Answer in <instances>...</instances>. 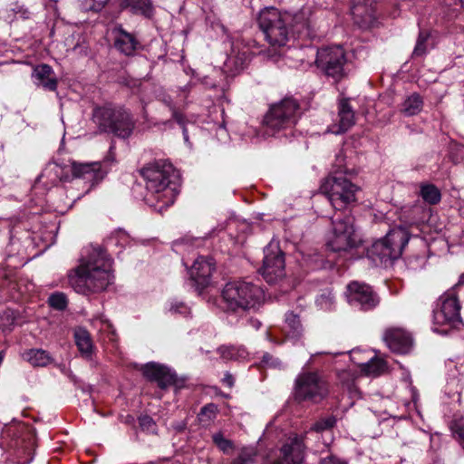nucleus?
Wrapping results in <instances>:
<instances>
[{"label": "nucleus", "instance_id": "nucleus-1", "mask_svg": "<svg viewBox=\"0 0 464 464\" xmlns=\"http://www.w3.org/2000/svg\"><path fill=\"white\" fill-rule=\"evenodd\" d=\"M336 422L334 416L319 419L305 435L288 438L276 452L268 454L262 464H303L308 440L321 437L323 444L328 447L334 440L333 429Z\"/></svg>", "mask_w": 464, "mask_h": 464}, {"label": "nucleus", "instance_id": "nucleus-2", "mask_svg": "<svg viewBox=\"0 0 464 464\" xmlns=\"http://www.w3.org/2000/svg\"><path fill=\"white\" fill-rule=\"evenodd\" d=\"M111 260L105 250L95 247L89 254L88 259L69 276V283L78 294L87 295L101 292L111 283Z\"/></svg>", "mask_w": 464, "mask_h": 464}, {"label": "nucleus", "instance_id": "nucleus-3", "mask_svg": "<svg viewBox=\"0 0 464 464\" xmlns=\"http://www.w3.org/2000/svg\"><path fill=\"white\" fill-rule=\"evenodd\" d=\"M146 181L145 202L161 213L171 206L176 198L175 188L171 187V177L175 175L172 164L167 160H156L141 169Z\"/></svg>", "mask_w": 464, "mask_h": 464}, {"label": "nucleus", "instance_id": "nucleus-4", "mask_svg": "<svg viewBox=\"0 0 464 464\" xmlns=\"http://www.w3.org/2000/svg\"><path fill=\"white\" fill-rule=\"evenodd\" d=\"M264 299L263 289L245 280L227 282L221 291V307L227 313L243 314L256 311Z\"/></svg>", "mask_w": 464, "mask_h": 464}, {"label": "nucleus", "instance_id": "nucleus-5", "mask_svg": "<svg viewBox=\"0 0 464 464\" xmlns=\"http://www.w3.org/2000/svg\"><path fill=\"white\" fill-rule=\"evenodd\" d=\"M92 121L99 133L113 134L122 140L129 139L136 126V121L129 110L110 102L95 105Z\"/></svg>", "mask_w": 464, "mask_h": 464}, {"label": "nucleus", "instance_id": "nucleus-6", "mask_svg": "<svg viewBox=\"0 0 464 464\" xmlns=\"http://www.w3.org/2000/svg\"><path fill=\"white\" fill-rule=\"evenodd\" d=\"M301 115L300 105L293 97H285L279 102L273 104L264 118L265 132L268 136H275L291 131Z\"/></svg>", "mask_w": 464, "mask_h": 464}, {"label": "nucleus", "instance_id": "nucleus-7", "mask_svg": "<svg viewBox=\"0 0 464 464\" xmlns=\"http://www.w3.org/2000/svg\"><path fill=\"white\" fill-rule=\"evenodd\" d=\"M410 240V233L404 226L392 228L386 236L375 241L368 250V256L376 265L398 259Z\"/></svg>", "mask_w": 464, "mask_h": 464}, {"label": "nucleus", "instance_id": "nucleus-8", "mask_svg": "<svg viewBox=\"0 0 464 464\" xmlns=\"http://www.w3.org/2000/svg\"><path fill=\"white\" fill-rule=\"evenodd\" d=\"M359 190L360 188L342 173L330 175L320 186V192L327 198L333 208L338 211H344L353 205Z\"/></svg>", "mask_w": 464, "mask_h": 464}, {"label": "nucleus", "instance_id": "nucleus-9", "mask_svg": "<svg viewBox=\"0 0 464 464\" xmlns=\"http://www.w3.org/2000/svg\"><path fill=\"white\" fill-rule=\"evenodd\" d=\"M462 284L461 276L452 288L440 297V308L433 312V332L443 335L448 334L460 322V304L456 291Z\"/></svg>", "mask_w": 464, "mask_h": 464}, {"label": "nucleus", "instance_id": "nucleus-10", "mask_svg": "<svg viewBox=\"0 0 464 464\" xmlns=\"http://www.w3.org/2000/svg\"><path fill=\"white\" fill-rule=\"evenodd\" d=\"M290 15L281 14L276 8L269 7L262 10L257 17V24L265 34L266 42L274 47L286 44L290 37L288 22Z\"/></svg>", "mask_w": 464, "mask_h": 464}, {"label": "nucleus", "instance_id": "nucleus-11", "mask_svg": "<svg viewBox=\"0 0 464 464\" xmlns=\"http://www.w3.org/2000/svg\"><path fill=\"white\" fill-rule=\"evenodd\" d=\"M354 218L350 215L332 218V232L327 246L334 252L348 251L361 243V238L353 225Z\"/></svg>", "mask_w": 464, "mask_h": 464}, {"label": "nucleus", "instance_id": "nucleus-12", "mask_svg": "<svg viewBox=\"0 0 464 464\" xmlns=\"http://www.w3.org/2000/svg\"><path fill=\"white\" fill-rule=\"evenodd\" d=\"M140 371L148 382L156 384L159 388L156 394L159 399H161L169 388H173L174 392L177 393L186 387V379L179 377L174 370L164 364L150 362L142 365Z\"/></svg>", "mask_w": 464, "mask_h": 464}, {"label": "nucleus", "instance_id": "nucleus-13", "mask_svg": "<svg viewBox=\"0 0 464 464\" xmlns=\"http://www.w3.org/2000/svg\"><path fill=\"white\" fill-rule=\"evenodd\" d=\"M329 392L327 382L316 372H304L295 379L294 397L297 402H320Z\"/></svg>", "mask_w": 464, "mask_h": 464}, {"label": "nucleus", "instance_id": "nucleus-14", "mask_svg": "<svg viewBox=\"0 0 464 464\" xmlns=\"http://www.w3.org/2000/svg\"><path fill=\"white\" fill-rule=\"evenodd\" d=\"M345 52L340 45L324 46L317 50L316 67L326 76L340 81L345 75Z\"/></svg>", "mask_w": 464, "mask_h": 464}, {"label": "nucleus", "instance_id": "nucleus-15", "mask_svg": "<svg viewBox=\"0 0 464 464\" xmlns=\"http://www.w3.org/2000/svg\"><path fill=\"white\" fill-rule=\"evenodd\" d=\"M264 255L260 273L268 284H274L282 279L285 275L284 253L279 247V243L276 240H271L264 248Z\"/></svg>", "mask_w": 464, "mask_h": 464}, {"label": "nucleus", "instance_id": "nucleus-16", "mask_svg": "<svg viewBox=\"0 0 464 464\" xmlns=\"http://www.w3.org/2000/svg\"><path fill=\"white\" fill-rule=\"evenodd\" d=\"M69 167L72 175L69 176L70 179L68 181H73L75 186L83 183L86 186L84 193H88L106 175V170L102 169V164L99 161L91 163L72 161Z\"/></svg>", "mask_w": 464, "mask_h": 464}, {"label": "nucleus", "instance_id": "nucleus-17", "mask_svg": "<svg viewBox=\"0 0 464 464\" xmlns=\"http://www.w3.org/2000/svg\"><path fill=\"white\" fill-rule=\"evenodd\" d=\"M348 302L363 311L372 310L379 304L378 295L365 284L352 282L347 285Z\"/></svg>", "mask_w": 464, "mask_h": 464}, {"label": "nucleus", "instance_id": "nucleus-18", "mask_svg": "<svg viewBox=\"0 0 464 464\" xmlns=\"http://www.w3.org/2000/svg\"><path fill=\"white\" fill-rule=\"evenodd\" d=\"M214 270L215 262L211 257L201 256L194 261L189 270V274L191 279L195 282L198 290H202L209 285Z\"/></svg>", "mask_w": 464, "mask_h": 464}, {"label": "nucleus", "instance_id": "nucleus-19", "mask_svg": "<svg viewBox=\"0 0 464 464\" xmlns=\"http://www.w3.org/2000/svg\"><path fill=\"white\" fill-rule=\"evenodd\" d=\"M383 340L389 349L396 353H408L412 347L411 334L402 328L392 327L387 329Z\"/></svg>", "mask_w": 464, "mask_h": 464}, {"label": "nucleus", "instance_id": "nucleus-20", "mask_svg": "<svg viewBox=\"0 0 464 464\" xmlns=\"http://www.w3.org/2000/svg\"><path fill=\"white\" fill-rule=\"evenodd\" d=\"M111 35L115 49L126 56L133 55L140 46L137 37L133 34L127 32L121 25L113 27Z\"/></svg>", "mask_w": 464, "mask_h": 464}, {"label": "nucleus", "instance_id": "nucleus-21", "mask_svg": "<svg viewBox=\"0 0 464 464\" xmlns=\"http://www.w3.org/2000/svg\"><path fill=\"white\" fill-rule=\"evenodd\" d=\"M32 79L36 86L42 87L45 91L54 92L57 89L58 81L54 71L46 63L36 65L34 68Z\"/></svg>", "mask_w": 464, "mask_h": 464}, {"label": "nucleus", "instance_id": "nucleus-22", "mask_svg": "<svg viewBox=\"0 0 464 464\" xmlns=\"http://www.w3.org/2000/svg\"><path fill=\"white\" fill-rule=\"evenodd\" d=\"M338 125H334L329 131L334 134L346 132L355 123V115L348 99H342L338 104Z\"/></svg>", "mask_w": 464, "mask_h": 464}, {"label": "nucleus", "instance_id": "nucleus-23", "mask_svg": "<svg viewBox=\"0 0 464 464\" xmlns=\"http://www.w3.org/2000/svg\"><path fill=\"white\" fill-rule=\"evenodd\" d=\"M310 14L308 9H302L291 18L293 32L300 37L314 38L316 35Z\"/></svg>", "mask_w": 464, "mask_h": 464}, {"label": "nucleus", "instance_id": "nucleus-24", "mask_svg": "<svg viewBox=\"0 0 464 464\" xmlns=\"http://www.w3.org/2000/svg\"><path fill=\"white\" fill-rule=\"evenodd\" d=\"M220 357L227 361H247L249 352L243 345L224 344L218 348Z\"/></svg>", "mask_w": 464, "mask_h": 464}, {"label": "nucleus", "instance_id": "nucleus-25", "mask_svg": "<svg viewBox=\"0 0 464 464\" xmlns=\"http://www.w3.org/2000/svg\"><path fill=\"white\" fill-rule=\"evenodd\" d=\"M423 98L417 92L408 95L401 105V112L405 116L419 114L423 108Z\"/></svg>", "mask_w": 464, "mask_h": 464}, {"label": "nucleus", "instance_id": "nucleus-26", "mask_svg": "<svg viewBox=\"0 0 464 464\" xmlns=\"http://www.w3.org/2000/svg\"><path fill=\"white\" fill-rule=\"evenodd\" d=\"M23 358L34 367H44L53 362L50 353L43 349H30L23 353Z\"/></svg>", "mask_w": 464, "mask_h": 464}, {"label": "nucleus", "instance_id": "nucleus-27", "mask_svg": "<svg viewBox=\"0 0 464 464\" xmlns=\"http://www.w3.org/2000/svg\"><path fill=\"white\" fill-rule=\"evenodd\" d=\"M75 343L80 353L90 357L92 353L93 344L89 332L82 327H78L74 331Z\"/></svg>", "mask_w": 464, "mask_h": 464}, {"label": "nucleus", "instance_id": "nucleus-28", "mask_svg": "<svg viewBox=\"0 0 464 464\" xmlns=\"http://www.w3.org/2000/svg\"><path fill=\"white\" fill-rule=\"evenodd\" d=\"M303 325L301 324L299 315L289 312L285 314V332L287 337L292 339H297L301 337L303 334Z\"/></svg>", "mask_w": 464, "mask_h": 464}, {"label": "nucleus", "instance_id": "nucleus-29", "mask_svg": "<svg viewBox=\"0 0 464 464\" xmlns=\"http://www.w3.org/2000/svg\"><path fill=\"white\" fill-rule=\"evenodd\" d=\"M351 13L354 22L361 26L369 25L374 20L373 10L363 5H354L351 9Z\"/></svg>", "mask_w": 464, "mask_h": 464}, {"label": "nucleus", "instance_id": "nucleus-30", "mask_svg": "<svg viewBox=\"0 0 464 464\" xmlns=\"http://www.w3.org/2000/svg\"><path fill=\"white\" fill-rule=\"evenodd\" d=\"M420 196L429 205H436L441 199L440 189L430 183H421L420 185Z\"/></svg>", "mask_w": 464, "mask_h": 464}, {"label": "nucleus", "instance_id": "nucleus-31", "mask_svg": "<svg viewBox=\"0 0 464 464\" xmlns=\"http://www.w3.org/2000/svg\"><path fill=\"white\" fill-rule=\"evenodd\" d=\"M230 464H258L257 451L254 447H244Z\"/></svg>", "mask_w": 464, "mask_h": 464}, {"label": "nucleus", "instance_id": "nucleus-32", "mask_svg": "<svg viewBox=\"0 0 464 464\" xmlns=\"http://www.w3.org/2000/svg\"><path fill=\"white\" fill-rule=\"evenodd\" d=\"M358 364L366 374L374 376L381 374L386 368V362L383 360L375 358L366 362H358Z\"/></svg>", "mask_w": 464, "mask_h": 464}, {"label": "nucleus", "instance_id": "nucleus-33", "mask_svg": "<svg viewBox=\"0 0 464 464\" xmlns=\"http://www.w3.org/2000/svg\"><path fill=\"white\" fill-rule=\"evenodd\" d=\"M429 38L430 34L427 31H420L414 50L412 52V56L421 57L426 54L428 51Z\"/></svg>", "mask_w": 464, "mask_h": 464}, {"label": "nucleus", "instance_id": "nucleus-34", "mask_svg": "<svg viewBox=\"0 0 464 464\" xmlns=\"http://www.w3.org/2000/svg\"><path fill=\"white\" fill-rule=\"evenodd\" d=\"M450 428L454 437L464 447V417L455 416L450 424Z\"/></svg>", "mask_w": 464, "mask_h": 464}, {"label": "nucleus", "instance_id": "nucleus-35", "mask_svg": "<svg viewBox=\"0 0 464 464\" xmlns=\"http://www.w3.org/2000/svg\"><path fill=\"white\" fill-rule=\"evenodd\" d=\"M315 304L322 310H330L334 304V295L331 290H325L316 297Z\"/></svg>", "mask_w": 464, "mask_h": 464}, {"label": "nucleus", "instance_id": "nucleus-36", "mask_svg": "<svg viewBox=\"0 0 464 464\" xmlns=\"http://www.w3.org/2000/svg\"><path fill=\"white\" fill-rule=\"evenodd\" d=\"M48 304L55 310L63 311L67 307L68 300L63 293L56 292L49 296Z\"/></svg>", "mask_w": 464, "mask_h": 464}, {"label": "nucleus", "instance_id": "nucleus-37", "mask_svg": "<svg viewBox=\"0 0 464 464\" xmlns=\"http://www.w3.org/2000/svg\"><path fill=\"white\" fill-rule=\"evenodd\" d=\"M212 440L215 445L225 454L234 448L233 441L226 439L221 432L213 434Z\"/></svg>", "mask_w": 464, "mask_h": 464}, {"label": "nucleus", "instance_id": "nucleus-38", "mask_svg": "<svg viewBox=\"0 0 464 464\" xmlns=\"http://www.w3.org/2000/svg\"><path fill=\"white\" fill-rule=\"evenodd\" d=\"M168 311L171 314H181L183 316H187L190 313V309L186 304L177 300L169 303Z\"/></svg>", "mask_w": 464, "mask_h": 464}, {"label": "nucleus", "instance_id": "nucleus-39", "mask_svg": "<svg viewBox=\"0 0 464 464\" xmlns=\"http://www.w3.org/2000/svg\"><path fill=\"white\" fill-rule=\"evenodd\" d=\"M109 0H82L81 7L83 11H101Z\"/></svg>", "mask_w": 464, "mask_h": 464}, {"label": "nucleus", "instance_id": "nucleus-40", "mask_svg": "<svg viewBox=\"0 0 464 464\" xmlns=\"http://www.w3.org/2000/svg\"><path fill=\"white\" fill-rule=\"evenodd\" d=\"M53 173L61 181H68L70 179V177L68 174H64V169L59 165V164H52L49 165L45 170L44 173H43V176H45V174H52Z\"/></svg>", "mask_w": 464, "mask_h": 464}, {"label": "nucleus", "instance_id": "nucleus-41", "mask_svg": "<svg viewBox=\"0 0 464 464\" xmlns=\"http://www.w3.org/2000/svg\"><path fill=\"white\" fill-rule=\"evenodd\" d=\"M15 318L11 311H5L0 314V329L4 332L11 331L14 324Z\"/></svg>", "mask_w": 464, "mask_h": 464}, {"label": "nucleus", "instance_id": "nucleus-42", "mask_svg": "<svg viewBox=\"0 0 464 464\" xmlns=\"http://www.w3.org/2000/svg\"><path fill=\"white\" fill-rule=\"evenodd\" d=\"M215 417L214 408H201L198 413V420L203 426L208 425Z\"/></svg>", "mask_w": 464, "mask_h": 464}, {"label": "nucleus", "instance_id": "nucleus-43", "mask_svg": "<svg viewBox=\"0 0 464 464\" xmlns=\"http://www.w3.org/2000/svg\"><path fill=\"white\" fill-rule=\"evenodd\" d=\"M140 428L148 432L154 433L156 431V423L149 415H142L139 418Z\"/></svg>", "mask_w": 464, "mask_h": 464}, {"label": "nucleus", "instance_id": "nucleus-44", "mask_svg": "<svg viewBox=\"0 0 464 464\" xmlns=\"http://www.w3.org/2000/svg\"><path fill=\"white\" fill-rule=\"evenodd\" d=\"M343 389L347 392L348 393V396L351 398V399H354L356 397H360V391L355 383V382L353 380L350 381V382H347L343 384ZM355 404V401L353 400L351 402H350V406H353Z\"/></svg>", "mask_w": 464, "mask_h": 464}, {"label": "nucleus", "instance_id": "nucleus-45", "mask_svg": "<svg viewBox=\"0 0 464 464\" xmlns=\"http://www.w3.org/2000/svg\"><path fill=\"white\" fill-rule=\"evenodd\" d=\"M133 8L145 16H150L152 14V6L148 0H137L133 5Z\"/></svg>", "mask_w": 464, "mask_h": 464}, {"label": "nucleus", "instance_id": "nucleus-46", "mask_svg": "<svg viewBox=\"0 0 464 464\" xmlns=\"http://www.w3.org/2000/svg\"><path fill=\"white\" fill-rule=\"evenodd\" d=\"M261 364L266 367H271V368H281L282 367V362L278 359L274 357L268 353H265L262 356Z\"/></svg>", "mask_w": 464, "mask_h": 464}, {"label": "nucleus", "instance_id": "nucleus-47", "mask_svg": "<svg viewBox=\"0 0 464 464\" xmlns=\"http://www.w3.org/2000/svg\"><path fill=\"white\" fill-rule=\"evenodd\" d=\"M174 121L181 127L182 129V134L183 139L185 142H188V132L186 127L187 119L185 115L181 112H175L174 113Z\"/></svg>", "mask_w": 464, "mask_h": 464}, {"label": "nucleus", "instance_id": "nucleus-48", "mask_svg": "<svg viewBox=\"0 0 464 464\" xmlns=\"http://www.w3.org/2000/svg\"><path fill=\"white\" fill-rule=\"evenodd\" d=\"M128 242H129L128 235L125 232L120 230V231L116 232V234L108 240L107 244L108 245H115V246L121 244L123 246V245H126Z\"/></svg>", "mask_w": 464, "mask_h": 464}, {"label": "nucleus", "instance_id": "nucleus-49", "mask_svg": "<svg viewBox=\"0 0 464 464\" xmlns=\"http://www.w3.org/2000/svg\"><path fill=\"white\" fill-rule=\"evenodd\" d=\"M163 102L169 108V110L171 112V120L165 121L162 122V124L165 127L172 128V120L174 121V113L175 112H180V111L177 110L174 102H172V100L170 98L164 99Z\"/></svg>", "mask_w": 464, "mask_h": 464}, {"label": "nucleus", "instance_id": "nucleus-50", "mask_svg": "<svg viewBox=\"0 0 464 464\" xmlns=\"http://www.w3.org/2000/svg\"><path fill=\"white\" fill-rule=\"evenodd\" d=\"M24 429V427L20 424L11 425L5 429L3 434H4V436H7V437H12V438L16 437V436H18V433L20 434Z\"/></svg>", "mask_w": 464, "mask_h": 464}, {"label": "nucleus", "instance_id": "nucleus-51", "mask_svg": "<svg viewBox=\"0 0 464 464\" xmlns=\"http://www.w3.org/2000/svg\"><path fill=\"white\" fill-rule=\"evenodd\" d=\"M319 464H347L346 461L341 459L334 454H329L321 459Z\"/></svg>", "mask_w": 464, "mask_h": 464}, {"label": "nucleus", "instance_id": "nucleus-52", "mask_svg": "<svg viewBox=\"0 0 464 464\" xmlns=\"http://www.w3.org/2000/svg\"><path fill=\"white\" fill-rule=\"evenodd\" d=\"M231 64H235L236 65V68L235 70L232 72L233 73H237L239 71H241L243 69V66H242V63H237V60L235 57H228L225 65L227 68H229Z\"/></svg>", "mask_w": 464, "mask_h": 464}, {"label": "nucleus", "instance_id": "nucleus-53", "mask_svg": "<svg viewBox=\"0 0 464 464\" xmlns=\"http://www.w3.org/2000/svg\"><path fill=\"white\" fill-rule=\"evenodd\" d=\"M222 383L229 388L234 386L235 379L232 374L229 372H226L224 377L222 378Z\"/></svg>", "mask_w": 464, "mask_h": 464}, {"label": "nucleus", "instance_id": "nucleus-54", "mask_svg": "<svg viewBox=\"0 0 464 464\" xmlns=\"http://www.w3.org/2000/svg\"><path fill=\"white\" fill-rule=\"evenodd\" d=\"M410 393H411V402L414 405H417V403L419 402V398H420L418 391L414 387L410 386Z\"/></svg>", "mask_w": 464, "mask_h": 464}, {"label": "nucleus", "instance_id": "nucleus-55", "mask_svg": "<svg viewBox=\"0 0 464 464\" xmlns=\"http://www.w3.org/2000/svg\"><path fill=\"white\" fill-rule=\"evenodd\" d=\"M93 412L99 414L102 417H105L111 413V412H108V413L102 412L99 411V408H93Z\"/></svg>", "mask_w": 464, "mask_h": 464}, {"label": "nucleus", "instance_id": "nucleus-56", "mask_svg": "<svg viewBox=\"0 0 464 464\" xmlns=\"http://www.w3.org/2000/svg\"><path fill=\"white\" fill-rule=\"evenodd\" d=\"M190 88H191V85L188 83V84L185 85L184 87H182L181 91L188 92H189Z\"/></svg>", "mask_w": 464, "mask_h": 464}, {"label": "nucleus", "instance_id": "nucleus-57", "mask_svg": "<svg viewBox=\"0 0 464 464\" xmlns=\"http://www.w3.org/2000/svg\"><path fill=\"white\" fill-rule=\"evenodd\" d=\"M22 16L24 18H28L29 17V12L27 10H24L22 14Z\"/></svg>", "mask_w": 464, "mask_h": 464}, {"label": "nucleus", "instance_id": "nucleus-58", "mask_svg": "<svg viewBox=\"0 0 464 464\" xmlns=\"http://www.w3.org/2000/svg\"><path fill=\"white\" fill-rule=\"evenodd\" d=\"M254 133L255 135H257V132L256 130H249V134Z\"/></svg>", "mask_w": 464, "mask_h": 464}, {"label": "nucleus", "instance_id": "nucleus-59", "mask_svg": "<svg viewBox=\"0 0 464 464\" xmlns=\"http://www.w3.org/2000/svg\"><path fill=\"white\" fill-rule=\"evenodd\" d=\"M455 402H459V393L457 394V400L455 401Z\"/></svg>", "mask_w": 464, "mask_h": 464}, {"label": "nucleus", "instance_id": "nucleus-60", "mask_svg": "<svg viewBox=\"0 0 464 464\" xmlns=\"http://www.w3.org/2000/svg\"><path fill=\"white\" fill-rule=\"evenodd\" d=\"M205 406L211 407V406H214V404L213 403H207Z\"/></svg>", "mask_w": 464, "mask_h": 464}, {"label": "nucleus", "instance_id": "nucleus-61", "mask_svg": "<svg viewBox=\"0 0 464 464\" xmlns=\"http://www.w3.org/2000/svg\"><path fill=\"white\" fill-rule=\"evenodd\" d=\"M179 430H181L182 429H184L183 426H179V428H177Z\"/></svg>", "mask_w": 464, "mask_h": 464}, {"label": "nucleus", "instance_id": "nucleus-62", "mask_svg": "<svg viewBox=\"0 0 464 464\" xmlns=\"http://www.w3.org/2000/svg\"><path fill=\"white\" fill-rule=\"evenodd\" d=\"M461 5L464 7V0H461Z\"/></svg>", "mask_w": 464, "mask_h": 464}, {"label": "nucleus", "instance_id": "nucleus-63", "mask_svg": "<svg viewBox=\"0 0 464 464\" xmlns=\"http://www.w3.org/2000/svg\"><path fill=\"white\" fill-rule=\"evenodd\" d=\"M16 445H17V443L15 442V443L14 444V446H16ZM10 447H13V444H10Z\"/></svg>", "mask_w": 464, "mask_h": 464}]
</instances>
